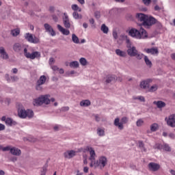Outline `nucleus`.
Here are the masks:
<instances>
[{
  "label": "nucleus",
  "mask_w": 175,
  "mask_h": 175,
  "mask_svg": "<svg viewBox=\"0 0 175 175\" xmlns=\"http://www.w3.org/2000/svg\"><path fill=\"white\" fill-rule=\"evenodd\" d=\"M94 16L96 18H100V12L99 11L95 12Z\"/></svg>",
  "instance_id": "49530a36"
},
{
  "label": "nucleus",
  "mask_w": 175,
  "mask_h": 175,
  "mask_svg": "<svg viewBox=\"0 0 175 175\" xmlns=\"http://www.w3.org/2000/svg\"><path fill=\"white\" fill-rule=\"evenodd\" d=\"M154 10H161V8L159 5L154 6Z\"/></svg>",
  "instance_id": "69168bd1"
},
{
  "label": "nucleus",
  "mask_w": 175,
  "mask_h": 175,
  "mask_svg": "<svg viewBox=\"0 0 175 175\" xmlns=\"http://www.w3.org/2000/svg\"><path fill=\"white\" fill-rule=\"evenodd\" d=\"M5 125L0 123V131H5Z\"/></svg>",
  "instance_id": "052dcab7"
},
{
  "label": "nucleus",
  "mask_w": 175,
  "mask_h": 175,
  "mask_svg": "<svg viewBox=\"0 0 175 175\" xmlns=\"http://www.w3.org/2000/svg\"><path fill=\"white\" fill-rule=\"evenodd\" d=\"M72 10H75V12L77 11L78 12H81V8H79V5H77V4H73L72 6H71Z\"/></svg>",
  "instance_id": "58836bf2"
},
{
  "label": "nucleus",
  "mask_w": 175,
  "mask_h": 175,
  "mask_svg": "<svg viewBox=\"0 0 175 175\" xmlns=\"http://www.w3.org/2000/svg\"><path fill=\"white\" fill-rule=\"evenodd\" d=\"M24 55L28 59H39L41 57L40 52L32 51L31 53L28 51V48L24 49Z\"/></svg>",
  "instance_id": "39448f33"
},
{
  "label": "nucleus",
  "mask_w": 175,
  "mask_h": 175,
  "mask_svg": "<svg viewBox=\"0 0 175 175\" xmlns=\"http://www.w3.org/2000/svg\"><path fill=\"white\" fill-rule=\"evenodd\" d=\"M63 18V24L65 27V28L69 29L72 26V21L69 19V16H68V14L64 13V16L62 17Z\"/></svg>",
  "instance_id": "9d476101"
},
{
  "label": "nucleus",
  "mask_w": 175,
  "mask_h": 175,
  "mask_svg": "<svg viewBox=\"0 0 175 175\" xmlns=\"http://www.w3.org/2000/svg\"><path fill=\"white\" fill-rule=\"evenodd\" d=\"M163 150H164V151H167L168 152H170V151H172V148H170V146H169V144H163Z\"/></svg>",
  "instance_id": "72a5a7b5"
},
{
  "label": "nucleus",
  "mask_w": 175,
  "mask_h": 175,
  "mask_svg": "<svg viewBox=\"0 0 175 175\" xmlns=\"http://www.w3.org/2000/svg\"><path fill=\"white\" fill-rule=\"evenodd\" d=\"M73 18H75V20H79V18H81V15H79L77 12H74L72 13Z\"/></svg>",
  "instance_id": "a19ab883"
},
{
  "label": "nucleus",
  "mask_w": 175,
  "mask_h": 175,
  "mask_svg": "<svg viewBox=\"0 0 175 175\" xmlns=\"http://www.w3.org/2000/svg\"><path fill=\"white\" fill-rule=\"evenodd\" d=\"M55 60L54 59V58L51 57V58L49 59V64L53 65V64H54V62H55Z\"/></svg>",
  "instance_id": "13d9d810"
},
{
  "label": "nucleus",
  "mask_w": 175,
  "mask_h": 175,
  "mask_svg": "<svg viewBox=\"0 0 175 175\" xmlns=\"http://www.w3.org/2000/svg\"><path fill=\"white\" fill-rule=\"evenodd\" d=\"M57 70H59V73H60V75H64V69H62V68H59Z\"/></svg>",
  "instance_id": "e2e57ef3"
},
{
  "label": "nucleus",
  "mask_w": 175,
  "mask_h": 175,
  "mask_svg": "<svg viewBox=\"0 0 175 175\" xmlns=\"http://www.w3.org/2000/svg\"><path fill=\"white\" fill-rule=\"evenodd\" d=\"M91 105V101L90 100H83L81 101L80 106H82L83 107H87Z\"/></svg>",
  "instance_id": "cd10ccee"
},
{
  "label": "nucleus",
  "mask_w": 175,
  "mask_h": 175,
  "mask_svg": "<svg viewBox=\"0 0 175 175\" xmlns=\"http://www.w3.org/2000/svg\"><path fill=\"white\" fill-rule=\"evenodd\" d=\"M1 121H4L5 123L8 126H12L13 125H16L17 122L16 121L13 120V119L10 118H6V116H3L1 118Z\"/></svg>",
  "instance_id": "ddd939ff"
},
{
  "label": "nucleus",
  "mask_w": 175,
  "mask_h": 175,
  "mask_svg": "<svg viewBox=\"0 0 175 175\" xmlns=\"http://www.w3.org/2000/svg\"><path fill=\"white\" fill-rule=\"evenodd\" d=\"M116 53L119 57H126V52L122 51L120 49H116Z\"/></svg>",
  "instance_id": "c85d7f7f"
},
{
  "label": "nucleus",
  "mask_w": 175,
  "mask_h": 175,
  "mask_svg": "<svg viewBox=\"0 0 175 175\" xmlns=\"http://www.w3.org/2000/svg\"><path fill=\"white\" fill-rule=\"evenodd\" d=\"M157 23H158V21L155 18L148 16L144 27H151V25H154V24H157Z\"/></svg>",
  "instance_id": "9b49d317"
},
{
  "label": "nucleus",
  "mask_w": 175,
  "mask_h": 175,
  "mask_svg": "<svg viewBox=\"0 0 175 175\" xmlns=\"http://www.w3.org/2000/svg\"><path fill=\"white\" fill-rule=\"evenodd\" d=\"M158 90V85H153L149 88V92H155Z\"/></svg>",
  "instance_id": "4c0bfd02"
},
{
  "label": "nucleus",
  "mask_w": 175,
  "mask_h": 175,
  "mask_svg": "<svg viewBox=\"0 0 175 175\" xmlns=\"http://www.w3.org/2000/svg\"><path fill=\"white\" fill-rule=\"evenodd\" d=\"M25 39H26L29 43H33V44H38V43L40 42L39 38L32 35L30 33H26L25 34Z\"/></svg>",
  "instance_id": "0eeeda50"
},
{
  "label": "nucleus",
  "mask_w": 175,
  "mask_h": 175,
  "mask_svg": "<svg viewBox=\"0 0 175 175\" xmlns=\"http://www.w3.org/2000/svg\"><path fill=\"white\" fill-rule=\"evenodd\" d=\"M0 57L3 59H9V55L8 54V53H6V51L5 50V48H3V46L0 47Z\"/></svg>",
  "instance_id": "412c9836"
},
{
  "label": "nucleus",
  "mask_w": 175,
  "mask_h": 175,
  "mask_svg": "<svg viewBox=\"0 0 175 175\" xmlns=\"http://www.w3.org/2000/svg\"><path fill=\"white\" fill-rule=\"evenodd\" d=\"M154 105H156L159 109H162V107H165L166 106V104L163 101H154Z\"/></svg>",
  "instance_id": "a878e982"
},
{
  "label": "nucleus",
  "mask_w": 175,
  "mask_h": 175,
  "mask_svg": "<svg viewBox=\"0 0 175 175\" xmlns=\"http://www.w3.org/2000/svg\"><path fill=\"white\" fill-rule=\"evenodd\" d=\"M12 148L10 146L3 147V151H10Z\"/></svg>",
  "instance_id": "8fccbe9b"
},
{
  "label": "nucleus",
  "mask_w": 175,
  "mask_h": 175,
  "mask_svg": "<svg viewBox=\"0 0 175 175\" xmlns=\"http://www.w3.org/2000/svg\"><path fill=\"white\" fill-rule=\"evenodd\" d=\"M154 150H163V145L161 144H156L154 146Z\"/></svg>",
  "instance_id": "ea45409f"
},
{
  "label": "nucleus",
  "mask_w": 175,
  "mask_h": 175,
  "mask_svg": "<svg viewBox=\"0 0 175 175\" xmlns=\"http://www.w3.org/2000/svg\"><path fill=\"white\" fill-rule=\"evenodd\" d=\"M57 29L59 31V32H62L63 35H65L66 36H68V35H70V31L65 28H64L61 25H57Z\"/></svg>",
  "instance_id": "4be33fe9"
},
{
  "label": "nucleus",
  "mask_w": 175,
  "mask_h": 175,
  "mask_svg": "<svg viewBox=\"0 0 175 175\" xmlns=\"http://www.w3.org/2000/svg\"><path fill=\"white\" fill-rule=\"evenodd\" d=\"M170 173L172 175H175V171L174 170H171Z\"/></svg>",
  "instance_id": "338daca9"
},
{
  "label": "nucleus",
  "mask_w": 175,
  "mask_h": 175,
  "mask_svg": "<svg viewBox=\"0 0 175 175\" xmlns=\"http://www.w3.org/2000/svg\"><path fill=\"white\" fill-rule=\"evenodd\" d=\"M107 165V158L105 156L99 157L98 160L94 161L93 163H90V167H99V169H103L105 166Z\"/></svg>",
  "instance_id": "7ed1b4c3"
},
{
  "label": "nucleus",
  "mask_w": 175,
  "mask_h": 175,
  "mask_svg": "<svg viewBox=\"0 0 175 175\" xmlns=\"http://www.w3.org/2000/svg\"><path fill=\"white\" fill-rule=\"evenodd\" d=\"M171 58H172L173 59L175 60V53H172V54L171 55Z\"/></svg>",
  "instance_id": "774afa93"
},
{
  "label": "nucleus",
  "mask_w": 175,
  "mask_h": 175,
  "mask_svg": "<svg viewBox=\"0 0 175 175\" xmlns=\"http://www.w3.org/2000/svg\"><path fill=\"white\" fill-rule=\"evenodd\" d=\"M44 27L46 29V32H49L51 36H55V31H54V29L51 27V25H49V23H45L44 25Z\"/></svg>",
  "instance_id": "f3484780"
},
{
  "label": "nucleus",
  "mask_w": 175,
  "mask_h": 175,
  "mask_svg": "<svg viewBox=\"0 0 175 175\" xmlns=\"http://www.w3.org/2000/svg\"><path fill=\"white\" fill-rule=\"evenodd\" d=\"M158 128H159L158 124L154 123L150 126V131L152 132H156V131H158Z\"/></svg>",
  "instance_id": "473e14b6"
},
{
  "label": "nucleus",
  "mask_w": 175,
  "mask_h": 175,
  "mask_svg": "<svg viewBox=\"0 0 175 175\" xmlns=\"http://www.w3.org/2000/svg\"><path fill=\"white\" fill-rule=\"evenodd\" d=\"M143 124H144V120H143V119H139L136 122L137 126H142Z\"/></svg>",
  "instance_id": "79ce46f5"
},
{
  "label": "nucleus",
  "mask_w": 175,
  "mask_h": 175,
  "mask_svg": "<svg viewBox=\"0 0 175 175\" xmlns=\"http://www.w3.org/2000/svg\"><path fill=\"white\" fill-rule=\"evenodd\" d=\"M165 120L166 121L167 125L172 128L175 127V118L173 117V115H171L167 118H165Z\"/></svg>",
  "instance_id": "2eb2a0df"
},
{
  "label": "nucleus",
  "mask_w": 175,
  "mask_h": 175,
  "mask_svg": "<svg viewBox=\"0 0 175 175\" xmlns=\"http://www.w3.org/2000/svg\"><path fill=\"white\" fill-rule=\"evenodd\" d=\"M12 81H17L18 80V77L17 76L11 77Z\"/></svg>",
  "instance_id": "603ef678"
},
{
  "label": "nucleus",
  "mask_w": 175,
  "mask_h": 175,
  "mask_svg": "<svg viewBox=\"0 0 175 175\" xmlns=\"http://www.w3.org/2000/svg\"><path fill=\"white\" fill-rule=\"evenodd\" d=\"M117 80V77L115 75H109L107 77L106 83L109 84V83H111V81H116Z\"/></svg>",
  "instance_id": "393cba45"
},
{
  "label": "nucleus",
  "mask_w": 175,
  "mask_h": 175,
  "mask_svg": "<svg viewBox=\"0 0 175 175\" xmlns=\"http://www.w3.org/2000/svg\"><path fill=\"white\" fill-rule=\"evenodd\" d=\"M79 62H80L81 65H82V66H85V65H87V64H88V62H87V59L84 57H81L79 59Z\"/></svg>",
  "instance_id": "e433bc0d"
},
{
  "label": "nucleus",
  "mask_w": 175,
  "mask_h": 175,
  "mask_svg": "<svg viewBox=\"0 0 175 175\" xmlns=\"http://www.w3.org/2000/svg\"><path fill=\"white\" fill-rule=\"evenodd\" d=\"M144 51H146L147 54H151L152 55H158V54H159L158 48L145 49Z\"/></svg>",
  "instance_id": "a211bd4d"
},
{
  "label": "nucleus",
  "mask_w": 175,
  "mask_h": 175,
  "mask_svg": "<svg viewBox=\"0 0 175 175\" xmlns=\"http://www.w3.org/2000/svg\"><path fill=\"white\" fill-rule=\"evenodd\" d=\"M135 99H137L138 100H140L141 102H145L146 99L144 98V96H138L135 98Z\"/></svg>",
  "instance_id": "c03bdc74"
},
{
  "label": "nucleus",
  "mask_w": 175,
  "mask_h": 175,
  "mask_svg": "<svg viewBox=\"0 0 175 175\" xmlns=\"http://www.w3.org/2000/svg\"><path fill=\"white\" fill-rule=\"evenodd\" d=\"M51 69H53L54 72H55V70H58L59 68H57V66H51Z\"/></svg>",
  "instance_id": "bf43d9fd"
},
{
  "label": "nucleus",
  "mask_w": 175,
  "mask_h": 175,
  "mask_svg": "<svg viewBox=\"0 0 175 175\" xmlns=\"http://www.w3.org/2000/svg\"><path fill=\"white\" fill-rule=\"evenodd\" d=\"M18 116L19 118H32L33 117V111L32 109H18Z\"/></svg>",
  "instance_id": "20e7f679"
},
{
  "label": "nucleus",
  "mask_w": 175,
  "mask_h": 175,
  "mask_svg": "<svg viewBox=\"0 0 175 175\" xmlns=\"http://www.w3.org/2000/svg\"><path fill=\"white\" fill-rule=\"evenodd\" d=\"M64 158L67 159H70L73 158V157L76 156V151L75 150H68L64 153Z\"/></svg>",
  "instance_id": "6ab92c4d"
},
{
  "label": "nucleus",
  "mask_w": 175,
  "mask_h": 175,
  "mask_svg": "<svg viewBox=\"0 0 175 175\" xmlns=\"http://www.w3.org/2000/svg\"><path fill=\"white\" fill-rule=\"evenodd\" d=\"M47 80V77L44 75H42L40 77L39 79L37 81L36 85V90L37 91H42L43 90V84L46 83V81Z\"/></svg>",
  "instance_id": "6e6552de"
},
{
  "label": "nucleus",
  "mask_w": 175,
  "mask_h": 175,
  "mask_svg": "<svg viewBox=\"0 0 175 175\" xmlns=\"http://www.w3.org/2000/svg\"><path fill=\"white\" fill-rule=\"evenodd\" d=\"M28 46H25L23 44H20L18 42L15 43L13 46V50L16 51V53H19V51H24L25 49H27Z\"/></svg>",
  "instance_id": "4468645a"
},
{
  "label": "nucleus",
  "mask_w": 175,
  "mask_h": 175,
  "mask_svg": "<svg viewBox=\"0 0 175 175\" xmlns=\"http://www.w3.org/2000/svg\"><path fill=\"white\" fill-rule=\"evenodd\" d=\"M50 105V95H42L39 98L33 100V105L34 106H42V105Z\"/></svg>",
  "instance_id": "f03ea898"
},
{
  "label": "nucleus",
  "mask_w": 175,
  "mask_h": 175,
  "mask_svg": "<svg viewBox=\"0 0 175 175\" xmlns=\"http://www.w3.org/2000/svg\"><path fill=\"white\" fill-rule=\"evenodd\" d=\"M143 2L144 5H146V6H148V5L151 3V0H143Z\"/></svg>",
  "instance_id": "de8ad7c7"
},
{
  "label": "nucleus",
  "mask_w": 175,
  "mask_h": 175,
  "mask_svg": "<svg viewBox=\"0 0 175 175\" xmlns=\"http://www.w3.org/2000/svg\"><path fill=\"white\" fill-rule=\"evenodd\" d=\"M144 61L146 65L148 66V68H152V62H150V59H148V56H144Z\"/></svg>",
  "instance_id": "bb28decb"
},
{
  "label": "nucleus",
  "mask_w": 175,
  "mask_h": 175,
  "mask_svg": "<svg viewBox=\"0 0 175 175\" xmlns=\"http://www.w3.org/2000/svg\"><path fill=\"white\" fill-rule=\"evenodd\" d=\"M148 17V16L144 14H137V18H138V20L139 21H142L143 22V25H146V22L147 21V18Z\"/></svg>",
  "instance_id": "aec40b11"
},
{
  "label": "nucleus",
  "mask_w": 175,
  "mask_h": 175,
  "mask_svg": "<svg viewBox=\"0 0 175 175\" xmlns=\"http://www.w3.org/2000/svg\"><path fill=\"white\" fill-rule=\"evenodd\" d=\"M129 33L132 38H135L138 40L147 39L148 38L147 31L143 28H141L139 30L133 28L129 31Z\"/></svg>",
  "instance_id": "f257e3e1"
},
{
  "label": "nucleus",
  "mask_w": 175,
  "mask_h": 175,
  "mask_svg": "<svg viewBox=\"0 0 175 175\" xmlns=\"http://www.w3.org/2000/svg\"><path fill=\"white\" fill-rule=\"evenodd\" d=\"M168 136H169V138H170V139H174V138H175V135L173 134V133H170V134L168 135Z\"/></svg>",
  "instance_id": "4d7b16f0"
},
{
  "label": "nucleus",
  "mask_w": 175,
  "mask_h": 175,
  "mask_svg": "<svg viewBox=\"0 0 175 175\" xmlns=\"http://www.w3.org/2000/svg\"><path fill=\"white\" fill-rule=\"evenodd\" d=\"M61 111H69V107H62Z\"/></svg>",
  "instance_id": "864d4df0"
},
{
  "label": "nucleus",
  "mask_w": 175,
  "mask_h": 175,
  "mask_svg": "<svg viewBox=\"0 0 175 175\" xmlns=\"http://www.w3.org/2000/svg\"><path fill=\"white\" fill-rule=\"evenodd\" d=\"M129 119L127 117H123L120 121V118H117L114 120V125L117 126L118 129L122 131L124 129V124H127Z\"/></svg>",
  "instance_id": "423d86ee"
},
{
  "label": "nucleus",
  "mask_w": 175,
  "mask_h": 175,
  "mask_svg": "<svg viewBox=\"0 0 175 175\" xmlns=\"http://www.w3.org/2000/svg\"><path fill=\"white\" fill-rule=\"evenodd\" d=\"M11 35H12V36H18V35H20V29L16 28V29H12L11 31Z\"/></svg>",
  "instance_id": "2f4dec72"
},
{
  "label": "nucleus",
  "mask_w": 175,
  "mask_h": 175,
  "mask_svg": "<svg viewBox=\"0 0 175 175\" xmlns=\"http://www.w3.org/2000/svg\"><path fill=\"white\" fill-rule=\"evenodd\" d=\"M144 55L143 53H140L138 51L137 52V55H135L137 59H142Z\"/></svg>",
  "instance_id": "37998d69"
},
{
  "label": "nucleus",
  "mask_w": 175,
  "mask_h": 175,
  "mask_svg": "<svg viewBox=\"0 0 175 175\" xmlns=\"http://www.w3.org/2000/svg\"><path fill=\"white\" fill-rule=\"evenodd\" d=\"M113 37L114 38V39H118V36L117 34V31H113Z\"/></svg>",
  "instance_id": "6e6d98bb"
},
{
  "label": "nucleus",
  "mask_w": 175,
  "mask_h": 175,
  "mask_svg": "<svg viewBox=\"0 0 175 175\" xmlns=\"http://www.w3.org/2000/svg\"><path fill=\"white\" fill-rule=\"evenodd\" d=\"M49 12L51 13H54V12H55V8L53 5L49 7Z\"/></svg>",
  "instance_id": "09e8293b"
},
{
  "label": "nucleus",
  "mask_w": 175,
  "mask_h": 175,
  "mask_svg": "<svg viewBox=\"0 0 175 175\" xmlns=\"http://www.w3.org/2000/svg\"><path fill=\"white\" fill-rule=\"evenodd\" d=\"M148 166L150 172H158V170L161 169V165L154 162L150 163Z\"/></svg>",
  "instance_id": "f8f14e48"
},
{
  "label": "nucleus",
  "mask_w": 175,
  "mask_h": 175,
  "mask_svg": "<svg viewBox=\"0 0 175 175\" xmlns=\"http://www.w3.org/2000/svg\"><path fill=\"white\" fill-rule=\"evenodd\" d=\"M72 40L73 43H75V44H79L80 43V40H79V37L76 36V34L73 33L72 34Z\"/></svg>",
  "instance_id": "c756f323"
},
{
  "label": "nucleus",
  "mask_w": 175,
  "mask_h": 175,
  "mask_svg": "<svg viewBox=\"0 0 175 175\" xmlns=\"http://www.w3.org/2000/svg\"><path fill=\"white\" fill-rule=\"evenodd\" d=\"M89 168L88 167H84L83 172L84 173H88Z\"/></svg>",
  "instance_id": "680f3d73"
},
{
  "label": "nucleus",
  "mask_w": 175,
  "mask_h": 175,
  "mask_svg": "<svg viewBox=\"0 0 175 175\" xmlns=\"http://www.w3.org/2000/svg\"><path fill=\"white\" fill-rule=\"evenodd\" d=\"M52 18H53V20L55 21V23H57V21H58V16H57V15H55V14L52 15Z\"/></svg>",
  "instance_id": "5fc2aeb1"
},
{
  "label": "nucleus",
  "mask_w": 175,
  "mask_h": 175,
  "mask_svg": "<svg viewBox=\"0 0 175 175\" xmlns=\"http://www.w3.org/2000/svg\"><path fill=\"white\" fill-rule=\"evenodd\" d=\"M138 144L140 148H144V144L143 143V142L139 141Z\"/></svg>",
  "instance_id": "3c124183"
},
{
  "label": "nucleus",
  "mask_w": 175,
  "mask_h": 175,
  "mask_svg": "<svg viewBox=\"0 0 175 175\" xmlns=\"http://www.w3.org/2000/svg\"><path fill=\"white\" fill-rule=\"evenodd\" d=\"M151 81H152V79H147L146 81H142L140 84L139 86L141 88H143L144 90H146V88H148L150 83H151Z\"/></svg>",
  "instance_id": "5701e85b"
},
{
  "label": "nucleus",
  "mask_w": 175,
  "mask_h": 175,
  "mask_svg": "<svg viewBox=\"0 0 175 175\" xmlns=\"http://www.w3.org/2000/svg\"><path fill=\"white\" fill-rule=\"evenodd\" d=\"M100 29H101L102 32H103V33H105V34L109 33V27L107 26H106L105 24H103L101 25Z\"/></svg>",
  "instance_id": "7c9ffc66"
},
{
  "label": "nucleus",
  "mask_w": 175,
  "mask_h": 175,
  "mask_svg": "<svg viewBox=\"0 0 175 175\" xmlns=\"http://www.w3.org/2000/svg\"><path fill=\"white\" fill-rule=\"evenodd\" d=\"M18 72V70H17V68H13V69H12V72H13V73L16 74V73H17Z\"/></svg>",
  "instance_id": "0e129e2a"
},
{
  "label": "nucleus",
  "mask_w": 175,
  "mask_h": 175,
  "mask_svg": "<svg viewBox=\"0 0 175 175\" xmlns=\"http://www.w3.org/2000/svg\"><path fill=\"white\" fill-rule=\"evenodd\" d=\"M90 23L92 25V28H96V27L95 26V20L94 18H90L89 20Z\"/></svg>",
  "instance_id": "a18cd8bd"
},
{
  "label": "nucleus",
  "mask_w": 175,
  "mask_h": 175,
  "mask_svg": "<svg viewBox=\"0 0 175 175\" xmlns=\"http://www.w3.org/2000/svg\"><path fill=\"white\" fill-rule=\"evenodd\" d=\"M70 68H79V62L77 61L71 62L70 63Z\"/></svg>",
  "instance_id": "f704fd0d"
},
{
  "label": "nucleus",
  "mask_w": 175,
  "mask_h": 175,
  "mask_svg": "<svg viewBox=\"0 0 175 175\" xmlns=\"http://www.w3.org/2000/svg\"><path fill=\"white\" fill-rule=\"evenodd\" d=\"M10 152L12 155H20L21 154V150L17 148H11Z\"/></svg>",
  "instance_id": "b1692460"
},
{
  "label": "nucleus",
  "mask_w": 175,
  "mask_h": 175,
  "mask_svg": "<svg viewBox=\"0 0 175 175\" xmlns=\"http://www.w3.org/2000/svg\"><path fill=\"white\" fill-rule=\"evenodd\" d=\"M127 54L130 55V57H136L137 55V49L135 46H128Z\"/></svg>",
  "instance_id": "dca6fc26"
},
{
  "label": "nucleus",
  "mask_w": 175,
  "mask_h": 175,
  "mask_svg": "<svg viewBox=\"0 0 175 175\" xmlns=\"http://www.w3.org/2000/svg\"><path fill=\"white\" fill-rule=\"evenodd\" d=\"M86 151H88L90 154L89 161H91V163H94L95 162V159L96 158V154L95 153V150L91 146H87L85 148Z\"/></svg>",
  "instance_id": "1a4fd4ad"
},
{
  "label": "nucleus",
  "mask_w": 175,
  "mask_h": 175,
  "mask_svg": "<svg viewBox=\"0 0 175 175\" xmlns=\"http://www.w3.org/2000/svg\"><path fill=\"white\" fill-rule=\"evenodd\" d=\"M97 135L98 136H105V129L100 128L97 129Z\"/></svg>",
  "instance_id": "c9c22d12"
}]
</instances>
